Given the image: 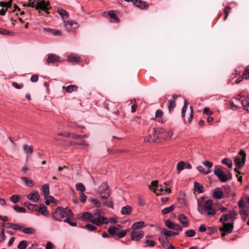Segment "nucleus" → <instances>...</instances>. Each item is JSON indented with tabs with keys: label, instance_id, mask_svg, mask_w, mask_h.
Returning a JSON list of instances; mask_svg holds the SVG:
<instances>
[{
	"label": "nucleus",
	"instance_id": "nucleus-1",
	"mask_svg": "<svg viewBox=\"0 0 249 249\" xmlns=\"http://www.w3.org/2000/svg\"><path fill=\"white\" fill-rule=\"evenodd\" d=\"M197 210L199 213L209 218L216 215L217 211L213 208V201L211 199H208L205 201L203 205H198Z\"/></svg>",
	"mask_w": 249,
	"mask_h": 249
},
{
	"label": "nucleus",
	"instance_id": "nucleus-2",
	"mask_svg": "<svg viewBox=\"0 0 249 249\" xmlns=\"http://www.w3.org/2000/svg\"><path fill=\"white\" fill-rule=\"evenodd\" d=\"M73 213L68 208L57 207L53 214V218L56 221H61L65 217H72Z\"/></svg>",
	"mask_w": 249,
	"mask_h": 249
},
{
	"label": "nucleus",
	"instance_id": "nucleus-3",
	"mask_svg": "<svg viewBox=\"0 0 249 249\" xmlns=\"http://www.w3.org/2000/svg\"><path fill=\"white\" fill-rule=\"evenodd\" d=\"M246 160V154L243 150H240L238 155L235 157L234 162L236 168L234 169V171L237 173L236 177H238V176L241 174L239 170L244 166Z\"/></svg>",
	"mask_w": 249,
	"mask_h": 249
},
{
	"label": "nucleus",
	"instance_id": "nucleus-4",
	"mask_svg": "<svg viewBox=\"0 0 249 249\" xmlns=\"http://www.w3.org/2000/svg\"><path fill=\"white\" fill-rule=\"evenodd\" d=\"M92 215V220L91 223L96 225L97 226H101L104 224H107L108 223V220L107 217L102 215L101 212L98 210H94L93 213H91Z\"/></svg>",
	"mask_w": 249,
	"mask_h": 249
},
{
	"label": "nucleus",
	"instance_id": "nucleus-5",
	"mask_svg": "<svg viewBox=\"0 0 249 249\" xmlns=\"http://www.w3.org/2000/svg\"><path fill=\"white\" fill-rule=\"evenodd\" d=\"M98 194L102 198L107 199L110 195V191L109 186L107 182H103L99 187Z\"/></svg>",
	"mask_w": 249,
	"mask_h": 249
},
{
	"label": "nucleus",
	"instance_id": "nucleus-6",
	"mask_svg": "<svg viewBox=\"0 0 249 249\" xmlns=\"http://www.w3.org/2000/svg\"><path fill=\"white\" fill-rule=\"evenodd\" d=\"M237 213L233 210H230L228 213L223 214L220 218L219 221L224 223L229 220L233 222L236 218Z\"/></svg>",
	"mask_w": 249,
	"mask_h": 249
},
{
	"label": "nucleus",
	"instance_id": "nucleus-7",
	"mask_svg": "<svg viewBox=\"0 0 249 249\" xmlns=\"http://www.w3.org/2000/svg\"><path fill=\"white\" fill-rule=\"evenodd\" d=\"M213 173L222 182H225L228 180V176L225 174L221 168L215 167Z\"/></svg>",
	"mask_w": 249,
	"mask_h": 249
},
{
	"label": "nucleus",
	"instance_id": "nucleus-8",
	"mask_svg": "<svg viewBox=\"0 0 249 249\" xmlns=\"http://www.w3.org/2000/svg\"><path fill=\"white\" fill-rule=\"evenodd\" d=\"M64 25L68 31H71L78 28V24L71 20L64 21Z\"/></svg>",
	"mask_w": 249,
	"mask_h": 249
},
{
	"label": "nucleus",
	"instance_id": "nucleus-9",
	"mask_svg": "<svg viewBox=\"0 0 249 249\" xmlns=\"http://www.w3.org/2000/svg\"><path fill=\"white\" fill-rule=\"evenodd\" d=\"M223 227L220 228V230L221 231L226 232L227 233H231L233 229V222L231 223H222Z\"/></svg>",
	"mask_w": 249,
	"mask_h": 249
},
{
	"label": "nucleus",
	"instance_id": "nucleus-10",
	"mask_svg": "<svg viewBox=\"0 0 249 249\" xmlns=\"http://www.w3.org/2000/svg\"><path fill=\"white\" fill-rule=\"evenodd\" d=\"M143 236V232L142 231H134L130 233V237L132 240L139 241Z\"/></svg>",
	"mask_w": 249,
	"mask_h": 249
},
{
	"label": "nucleus",
	"instance_id": "nucleus-11",
	"mask_svg": "<svg viewBox=\"0 0 249 249\" xmlns=\"http://www.w3.org/2000/svg\"><path fill=\"white\" fill-rule=\"evenodd\" d=\"M27 198L34 202H36L39 199L40 196L36 190H33L27 196Z\"/></svg>",
	"mask_w": 249,
	"mask_h": 249
},
{
	"label": "nucleus",
	"instance_id": "nucleus-12",
	"mask_svg": "<svg viewBox=\"0 0 249 249\" xmlns=\"http://www.w3.org/2000/svg\"><path fill=\"white\" fill-rule=\"evenodd\" d=\"M168 185V184L165 182L163 185L159 186L157 189H153V191L154 193H157V190L160 192L161 193H170L171 190L169 188H167V186Z\"/></svg>",
	"mask_w": 249,
	"mask_h": 249
},
{
	"label": "nucleus",
	"instance_id": "nucleus-13",
	"mask_svg": "<svg viewBox=\"0 0 249 249\" xmlns=\"http://www.w3.org/2000/svg\"><path fill=\"white\" fill-rule=\"evenodd\" d=\"M59 56L51 53L48 54L46 61L48 63H53L59 61Z\"/></svg>",
	"mask_w": 249,
	"mask_h": 249
},
{
	"label": "nucleus",
	"instance_id": "nucleus-14",
	"mask_svg": "<svg viewBox=\"0 0 249 249\" xmlns=\"http://www.w3.org/2000/svg\"><path fill=\"white\" fill-rule=\"evenodd\" d=\"M122 226L116 225L115 226H110L108 229V233L111 235H115L118 231L121 230Z\"/></svg>",
	"mask_w": 249,
	"mask_h": 249
},
{
	"label": "nucleus",
	"instance_id": "nucleus-15",
	"mask_svg": "<svg viewBox=\"0 0 249 249\" xmlns=\"http://www.w3.org/2000/svg\"><path fill=\"white\" fill-rule=\"evenodd\" d=\"M79 219L81 221L91 222V220L93 219L92 215L91 214V213L89 212H84L82 213Z\"/></svg>",
	"mask_w": 249,
	"mask_h": 249
},
{
	"label": "nucleus",
	"instance_id": "nucleus-16",
	"mask_svg": "<svg viewBox=\"0 0 249 249\" xmlns=\"http://www.w3.org/2000/svg\"><path fill=\"white\" fill-rule=\"evenodd\" d=\"M37 211L45 216L48 217L49 216V212L47 210V207L43 204H41L39 208L37 207Z\"/></svg>",
	"mask_w": 249,
	"mask_h": 249
},
{
	"label": "nucleus",
	"instance_id": "nucleus-17",
	"mask_svg": "<svg viewBox=\"0 0 249 249\" xmlns=\"http://www.w3.org/2000/svg\"><path fill=\"white\" fill-rule=\"evenodd\" d=\"M178 220L184 227H187L189 226L188 219L187 217L183 214H179Z\"/></svg>",
	"mask_w": 249,
	"mask_h": 249
},
{
	"label": "nucleus",
	"instance_id": "nucleus-18",
	"mask_svg": "<svg viewBox=\"0 0 249 249\" xmlns=\"http://www.w3.org/2000/svg\"><path fill=\"white\" fill-rule=\"evenodd\" d=\"M67 61L70 62H79L80 61V56L75 53H71L70 54L68 58H67Z\"/></svg>",
	"mask_w": 249,
	"mask_h": 249
},
{
	"label": "nucleus",
	"instance_id": "nucleus-19",
	"mask_svg": "<svg viewBox=\"0 0 249 249\" xmlns=\"http://www.w3.org/2000/svg\"><path fill=\"white\" fill-rule=\"evenodd\" d=\"M134 4L137 7L141 9L146 8L148 7V4L144 1L141 0H135Z\"/></svg>",
	"mask_w": 249,
	"mask_h": 249
},
{
	"label": "nucleus",
	"instance_id": "nucleus-20",
	"mask_svg": "<svg viewBox=\"0 0 249 249\" xmlns=\"http://www.w3.org/2000/svg\"><path fill=\"white\" fill-rule=\"evenodd\" d=\"M223 196L222 190L219 188L215 189L213 194V197L215 199H221Z\"/></svg>",
	"mask_w": 249,
	"mask_h": 249
},
{
	"label": "nucleus",
	"instance_id": "nucleus-21",
	"mask_svg": "<svg viewBox=\"0 0 249 249\" xmlns=\"http://www.w3.org/2000/svg\"><path fill=\"white\" fill-rule=\"evenodd\" d=\"M48 3L44 0L37 2L36 4V9H41L43 11L47 9Z\"/></svg>",
	"mask_w": 249,
	"mask_h": 249
},
{
	"label": "nucleus",
	"instance_id": "nucleus-22",
	"mask_svg": "<svg viewBox=\"0 0 249 249\" xmlns=\"http://www.w3.org/2000/svg\"><path fill=\"white\" fill-rule=\"evenodd\" d=\"M132 212V209L129 205L123 207L121 209V213L123 215L130 214Z\"/></svg>",
	"mask_w": 249,
	"mask_h": 249
},
{
	"label": "nucleus",
	"instance_id": "nucleus-23",
	"mask_svg": "<svg viewBox=\"0 0 249 249\" xmlns=\"http://www.w3.org/2000/svg\"><path fill=\"white\" fill-rule=\"evenodd\" d=\"M161 233L164 235L166 237L177 235L179 234V232H174L171 231H168L165 228H163L161 230Z\"/></svg>",
	"mask_w": 249,
	"mask_h": 249
},
{
	"label": "nucleus",
	"instance_id": "nucleus-24",
	"mask_svg": "<svg viewBox=\"0 0 249 249\" xmlns=\"http://www.w3.org/2000/svg\"><path fill=\"white\" fill-rule=\"evenodd\" d=\"M163 115V112L160 110H157L155 113V117L157 121L160 123H164L166 120L161 118Z\"/></svg>",
	"mask_w": 249,
	"mask_h": 249
},
{
	"label": "nucleus",
	"instance_id": "nucleus-25",
	"mask_svg": "<svg viewBox=\"0 0 249 249\" xmlns=\"http://www.w3.org/2000/svg\"><path fill=\"white\" fill-rule=\"evenodd\" d=\"M57 12L60 16L63 19H67L69 17L68 13L61 7L57 8Z\"/></svg>",
	"mask_w": 249,
	"mask_h": 249
},
{
	"label": "nucleus",
	"instance_id": "nucleus-26",
	"mask_svg": "<svg viewBox=\"0 0 249 249\" xmlns=\"http://www.w3.org/2000/svg\"><path fill=\"white\" fill-rule=\"evenodd\" d=\"M144 226V222L143 221H141L134 223L131 226V229L134 230H137L141 229Z\"/></svg>",
	"mask_w": 249,
	"mask_h": 249
},
{
	"label": "nucleus",
	"instance_id": "nucleus-27",
	"mask_svg": "<svg viewBox=\"0 0 249 249\" xmlns=\"http://www.w3.org/2000/svg\"><path fill=\"white\" fill-rule=\"evenodd\" d=\"M239 213L241 216L242 220L245 222L249 216V210H242L240 211Z\"/></svg>",
	"mask_w": 249,
	"mask_h": 249
},
{
	"label": "nucleus",
	"instance_id": "nucleus-28",
	"mask_svg": "<svg viewBox=\"0 0 249 249\" xmlns=\"http://www.w3.org/2000/svg\"><path fill=\"white\" fill-rule=\"evenodd\" d=\"M23 148L25 153L27 156H29L33 153V148L31 146H28L27 144H24Z\"/></svg>",
	"mask_w": 249,
	"mask_h": 249
},
{
	"label": "nucleus",
	"instance_id": "nucleus-29",
	"mask_svg": "<svg viewBox=\"0 0 249 249\" xmlns=\"http://www.w3.org/2000/svg\"><path fill=\"white\" fill-rule=\"evenodd\" d=\"M25 183L26 185L29 187H32L34 185V182L28 177H21L20 178Z\"/></svg>",
	"mask_w": 249,
	"mask_h": 249
},
{
	"label": "nucleus",
	"instance_id": "nucleus-30",
	"mask_svg": "<svg viewBox=\"0 0 249 249\" xmlns=\"http://www.w3.org/2000/svg\"><path fill=\"white\" fill-rule=\"evenodd\" d=\"M42 192L44 197L48 196L50 194L49 186L47 184H45L42 186Z\"/></svg>",
	"mask_w": 249,
	"mask_h": 249
},
{
	"label": "nucleus",
	"instance_id": "nucleus-31",
	"mask_svg": "<svg viewBox=\"0 0 249 249\" xmlns=\"http://www.w3.org/2000/svg\"><path fill=\"white\" fill-rule=\"evenodd\" d=\"M185 163L183 161L178 162L177 166V174H179L180 172L185 168Z\"/></svg>",
	"mask_w": 249,
	"mask_h": 249
},
{
	"label": "nucleus",
	"instance_id": "nucleus-32",
	"mask_svg": "<svg viewBox=\"0 0 249 249\" xmlns=\"http://www.w3.org/2000/svg\"><path fill=\"white\" fill-rule=\"evenodd\" d=\"M63 89H65L66 91L68 93L72 92L77 89V87L75 85H69L67 87H63Z\"/></svg>",
	"mask_w": 249,
	"mask_h": 249
},
{
	"label": "nucleus",
	"instance_id": "nucleus-33",
	"mask_svg": "<svg viewBox=\"0 0 249 249\" xmlns=\"http://www.w3.org/2000/svg\"><path fill=\"white\" fill-rule=\"evenodd\" d=\"M164 223L165 226L169 228L170 230H173L174 229V227L175 225H176V223H174L172 221H171L169 219H167L164 221Z\"/></svg>",
	"mask_w": 249,
	"mask_h": 249
},
{
	"label": "nucleus",
	"instance_id": "nucleus-34",
	"mask_svg": "<svg viewBox=\"0 0 249 249\" xmlns=\"http://www.w3.org/2000/svg\"><path fill=\"white\" fill-rule=\"evenodd\" d=\"M108 15L110 18L114 19L116 22L119 23L120 22L119 18L117 17L114 11H108Z\"/></svg>",
	"mask_w": 249,
	"mask_h": 249
},
{
	"label": "nucleus",
	"instance_id": "nucleus-35",
	"mask_svg": "<svg viewBox=\"0 0 249 249\" xmlns=\"http://www.w3.org/2000/svg\"><path fill=\"white\" fill-rule=\"evenodd\" d=\"M10 200L13 203H17L21 200V197L18 195H14L10 197Z\"/></svg>",
	"mask_w": 249,
	"mask_h": 249
},
{
	"label": "nucleus",
	"instance_id": "nucleus-36",
	"mask_svg": "<svg viewBox=\"0 0 249 249\" xmlns=\"http://www.w3.org/2000/svg\"><path fill=\"white\" fill-rule=\"evenodd\" d=\"M194 186L195 188L198 191L199 193H201L203 192V186L197 182L194 183Z\"/></svg>",
	"mask_w": 249,
	"mask_h": 249
},
{
	"label": "nucleus",
	"instance_id": "nucleus-37",
	"mask_svg": "<svg viewBox=\"0 0 249 249\" xmlns=\"http://www.w3.org/2000/svg\"><path fill=\"white\" fill-rule=\"evenodd\" d=\"M22 231L27 234H32L35 232V230L32 227H27L23 229Z\"/></svg>",
	"mask_w": 249,
	"mask_h": 249
},
{
	"label": "nucleus",
	"instance_id": "nucleus-38",
	"mask_svg": "<svg viewBox=\"0 0 249 249\" xmlns=\"http://www.w3.org/2000/svg\"><path fill=\"white\" fill-rule=\"evenodd\" d=\"M24 205L27 207L29 210L32 211H36L37 210V205L35 204H33L30 203H25Z\"/></svg>",
	"mask_w": 249,
	"mask_h": 249
},
{
	"label": "nucleus",
	"instance_id": "nucleus-39",
	"mask_svg": "<svg viewBox=\"0 0 249 249\" xmlns=\"http://www.w3.org/2000/svg\"><path fill=\"white\" fill-rule=\"evenodd\" d=\"M159 241L161 243L163 247L167 246L168 243V240L167 237H163V236H160L159 238Z\"/></svg>",
	"mask_w": 249,
	"mask_h": 249
},
{
	"label": "nucleus",
	"instance_id": "nucleus-40",
	"mask_svg": "<svg viewBox=\"0 0 249 249\" xmlns=\"http://www.w3.org/2000/svg\"><path fill=\"white\" fill-rule=\"evenodd\" d=\"M242 106L245 109L249 110V98L246 97L245 99L242 101Z\"/></svg>",
	"mask_w": 249,
	"mask_h": 249
},
{
	"label": "nucleus",
	"instance_id": "nucleus-41",
	"mask_svg": "<svg viewBox=\"0 0 249 249\" xmlns=\"http://www.w3.org/2000/svg\"><path fill=\"white\" fill-rule=\"evenodd\" d=\"M164 130L162 128H157L153 129V135L156 137V139L157 138V136L156 135H160L163 133Z\"/></svg>",
	"mask_w": 249,
	"mask_h": 249
},
{
	"label": "nucleus",
	"instance_id": "nucleus-42",
	"mask_svg": "<svg viewBox=\"0 0 249 249\" xmlns=\"http://www.w3.org/2000/svg\"><path fill=\"white\" fill-rule=\"evenodd\" d=\"M222 163L226 165L229 168H231L232 165L231 160L229 158L224 159L222 161Z\"/></svg>",
	"mask_w": 249,
	"mask_h": 249
},
{
	"label": "nucleus",
	"instance_id": "nucleus-43",
	"mask_svg": "<svg viewBox=\"0 0 249 249\" xmlns=\"http://www.w3.org/2000/svg\"><path fill=\"white\" fill-rule=\"evenodd\" d=\"M174 209H175V207L174 206V205H171L170 207H166V208L163 209L162 210L161 213H162V214H167V213L173 211L174 210Z\"/></svg>",
	"mask_w": 249,
	"mask_h": 249
},
{
	"label": "nucleus",
	"instance_id": "nucleus-44",
	"mask_svg": "<svg viewBox=\"0 0 249 249\" xmlns=\"http://www.w3.org/2000/svg\"><path fill=\"white\" fill-rule=\"evenodd\" d=\"M127 230H122L121 231H120V232H118L117 233V237H115V238L116 239H118V238H122L123 237H124L126 234V233H127Z\"/></svg>",
	"mask_w": 249,
	"mask_h": 249
},
{
	"label": "nucleus",
	"instance_id": "nucleus-45",
	"mask_svg": "<svg viewBox=\"0 0 249 249\" xmlns=\"http://www.w3.org/2000/svg\"><path fill=\"white\" fill-rule=\"evenodd\" d=\"M76 189L77 191L81 192V193H83L86 189L85 186L82 183H79L76 184L75 185Z\"/></svg>",
	"mask_w": 249,
	"mask_h": 249
},
{
	"label": "nucleus",
	"instance_id": "nucleus-46",
	"mask_svg": "<svg viewBox=\"0 0 249 249\" xmlns=\"http://www.w3.org/2000/svg\"><path fill=\"white\" fill-rule=\"evenodd\" d=\"M46 199V203L47 205H49L50 202L54 203L55 202V198L52 196H49V195L47 196L44 197Z\"/></svg>",
	"mask_w": 249,
	"mask_h": 249
},
{
	"label": "nucleus",
	"instance_id": "nucleus-47",
	"mask_svg": "<svg viewBox=\"0 0 249 249\" xmlns=\"http://www.w3.org/2000/svg\"><path fill=\"white\" fill-rule=\"evenodd\" d=\"M196 168L200 173H202L204 175H208L211 172V171L209 170L206 171L205 169L203 168V167L202 166H198Z\"/></svg>",
	"mask_w": 249,
	"mask_h": 249
},
{
	"label": "nucleus",
	"instance_id": "nucleus-48",
	"mask_svg": "<svg viewBox=\"0 0 249 249\" xmlns=\"http://www.w3.org/2000/svg\"><path fill=\"white\" fill-rule=\"evenodd\" d=\"M14 210L18 213H25L26 209L22 207H19L18 205H15Z\"/></svg>",
	"mask_w": 249,
	"mask_h": 249
},
{
	"label": "nucleus",
	"instance_id": "nucleus-49",
	"mask_svg": "<svg viewBox=\"0 0 249 249\" xmlns=\"http://www.w3.org/2000/svg\"><path fill=\"white\" fill-rule=\"evenodd\" d=\"M84 228L90 231H95L97 229L96 227H95V226H94L91 224H86Z\"/></svg>",
	"mask_w": 249,
	"mask_h": 249
},
{
	"label": "nucleus",
	"instance_id": "nucleus-50",
	"mask_svg": "<svg viewBox=\"0 0 249 249\" xmlns=\"http://www.w3.org/2000/svg\"><path fill=\"white\" fill-rule=\"evenodd\" d=\"M27 247V242L25 240H22L19 242L18 245V249H25Z\"/></svg>",
	"mask_w": 249,
	"mask_h": 249
},
{
	"label": "nucleus",
	"instance_id": "nucleus-51",
	"mask_svg": "<svg viewBox=\"0 0 249 249\" xmlns=\"http://www.w3.org/2000/svg\"><path fill=\"white\" fill-rule=\"evenodd\" d=\"M138 202L140 206H143L145 204V201L144 198L141 196H138L137 197Z\"/></svg>",
	"mask_w": 249,
	"mask_h": 249
},
{
	"label": "nucleus",
	"instance_id": "nucleus-52",
	"mask_svg": "<svg viewBox=\"0 0 249 249\" xmlns=\"http://www.w3.org/2000/svg\"><path fill=\"white\" fill-rule=\"evenodd\" d=\"M195 234L196 232L194 230H189L185 232V235L187 237H193Z\"/></svg>",
	"mask_w": 249,
	"mask_h": 249
},
{
	"label": "nucleus",
	"instance_id": "nucleus-53",
	"mask_svg": "<svg viewBox=\"0 0 249 249\" xmlns=\"http://www.w3.org/2000/svg\"><path fill=\"white\" fill-rule=\"evenodd\" d=\"M168 108L169 111L173 110L176 107V104L174 100H170L168 101Z\"/></svg>",
	"mask_w": 249,
	"mask_h": 249
},
{
	"label": "nucleus",
	"instance_id": "nucleus-54",
	"mask_svg": "<svg viewBox=\"0 0 249 249\" xmlns=\"http://www.w3.org/2000/svg\"><path fill=\"white\" fill-rule=\"evenodd\" d=\"M0 34L3 35L8 36H13L14 35L13 32L3 29H0Z\"/></svg>",
	"mask_w": 249,
	"mask_h": 249
},
{
	"label": "nucleus",
	"instance_id": "nucleus-55",
	"mask_svg": "<svg viewBox=\"0 0 249 249\" xmlns=\"http://www.w3.org/2000/svg\"><path fill=\"white\" fill-rule=\"evenodd\" d=\"M202 164L205 167L208 168V169H210L213 167V162L209 161L208 160H205L203 161Z\"/></svg>",
	"mask_w": 249,
	"mask_h": 249
},
{
	"label": "nucleus",
	"instance_id": "nucleus-56",
	"mask_svg": "<svg viewBox=\"0 0 249 249\" xmlns=\"http://www.w3.org/2000/svg\"><path fill=\"white\" fill-rule=\"evenodd\" d=\"M91 202L97 208H99L101 206V203L98 200L92 198L90 199Z\"/></svg>",
	"mask_w": 249,
	"mask_h": 249
},
{
	"label": "nucleus",
	"instance_id": "nucleus-57",
	"mask_svg": "<svg viewBox=\"0 0 249 249\" xmlns=\"http://www.w3.org/2000/svg\"><path fill=\"white\" fill-rule=\"evenodd\" d=\"M145 243L146 244V246H145V247L149 246L151 247H153L155 246L156 245L155 241H154L152 240H146L145 241Z\"/></svg>",
	"mask_w": 249,
	"mask_h": 249
},
{
	"label": "nucleus",
	"instance_id": "nucleus-58",
	"mask_svg": "<svg viewBox=\"0 0 249 249\" xmlns=\"http://www.w3.org/2000/svg\"><path fill=\"white\" fill-rule=\"evenodd\" d=\"M230 9H231L230 7L229 6H227L225 8L224 11V13L225 14V17L224 18V20H225L228 17L229 13L230 12Z\"/></svg>",
	"mask_w": 249,
	"mask_h": 249
},
{
	"label": "nucleus",
	"instance_id": "nucleus-59",
	"mask_svg": "<svg viewBox=\"0 0 249 249\" xmlns=\"http://www.w3.org/2000/svg\"><path fill=\"white\" fill-rule=\"evenodd\" d=\"M80 196V201L82 203H85L87 199V196L83 193H81Z\"/></svg>",
	"mask_w": 249,
	"mask_h": 249
},
{
	"label": "nucleus",
	"instance_id": "nucleus-60",
	"mask_svg": "<svg viewBox=\"0 0 249 249\" xmlns=\"http://www.w3.org/2000/svg\"><path fill=\"white\" fill-rule=\"evenodd\" d=\"M58 135L64 136L67 138L71 137V133L69 132H60L58 133Z\"/></svg>",
	"mask_w": 249,
	"mask_h": 249
},
{
	"label": "nucleus",
	"instance_id": "nucleus-61",
	"mask_svg": "<svg viewBox=\"0 0 249 249\" xmlns=\"http://www.w3.org/2000/svg\"><path fill=\"white\" fill-rule=\"evenodd\" d=\"M203 112L207 115H210L213 114V112L210 111L208 107L204 108Z\"/></svg>",
	"mask_w": 249,
	"mask_h": 249
},
{
	"label": "nucleus",
	"instance_id": "nucleus-62",
	"mask_svg": "<svg viewBox=\"0 0 249 249\" xmlns=\"http://www.w3.org/2000/svg\"><path fill=\"white\" fill-rule=\"evenodd\" d=\"M64 221L66 223H69L71 226L75 227L77 226V223L76 222H71L68 218L65 219Z\"/></svg>",
	"mask_w": 249,
	"mask_h": 249
},
{
	"label": "nucleus",
	"instance_id": "nucleus-63",
	"mask_svg": "<svg viewBox=\"0 0 249 249\" xmlns=\"http://www.w3.org/2000/svg\"><path fill=\"white\" fill-rule=\"evenodd\" d=\"M243 75L245 76V77L246 79H248L249 78V66H248L246 68L245 72L243 73Z\"/></svg>",
	"mask_w": 249,
	"mask_h": 249
},
{
	"label": "nucleus",
	"instance_id": "nucleus-64",
	"mask_svg": "<svg viewBox=\"0 0 249 249\" xmlns=\"http://www.w3.org/2000/svg\"><path fill=\"white\" fill-rule=\"evenodd\" d=\"M173 135V132L171 130L166 132V136L165 137V139H170L172 137Z\"/></svg>",
	"mask_w": 249,
	"mask_h": 249
}]
</instances>
